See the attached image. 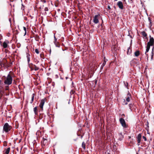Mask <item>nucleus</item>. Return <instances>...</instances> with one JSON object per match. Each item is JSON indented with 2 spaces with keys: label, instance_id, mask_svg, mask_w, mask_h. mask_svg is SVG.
I'll use <instances>...</instances> for the list:
<instances>
[{
  "label": "nucleus",
  "instance_id": "f257e3e1",
  "mask_svg": "<svg viewBox=\"0 0 154 154\" xmlns=\"http://www.w3.org/2000/svg\"><path fill=\"white\" fill-rule=\"evenodd\" d=\"M154 46V39L153 37L150 36L149 41L147 43L145 53V54L147 56L148 54H146L150 49V46Z\"/></svg>",
  "mask_w": 154,
  "mask_h": 154
},
{
  "label": "nucleus",
  "instance_id": "f03ea898",
  "mask_svg": "<svg viewBox=\"0 0 154 154\" xmlns=\"http://www.w3.org/2000/svg\"><path fill=\"white\" fill-rule=\"evenodd\" d=\"M12 80L13 79L11 75L9 74L8 75L4 83L6 85H10L12 83Z\"/></svg>",
  "mask_w": 154,
  "mask_h": 154
},
{
  "label": "nucleus",
  "instance_id": "7ed1b4c3",
  "mask_svg": "<svg viewBox=\"0 0 154 154\" xmlns=\"http://www.w3.org/2000/svg\"><path fill=\"white\" fill-rule=\"evenodd\" d=\"M11 128L8 123H6L4 126L3 129L5 132H7L11 129Z\"/></svg>",
  "mask_w": 154,
  "mask_h": 154
},
{
  "label": "nucleus",
  "instance_id": "20e7f679",
  "mask_svg": "<svg viewBox=\"0 0 154 154\" xmlns=\"http://www.w3.org/2000/svg\"><path fill=\"white\" fill-rule=\"evenodd\" d=\"M100 17V15L99 14L95 15L93 20V22L95 24L99 22V19Z\"/></svg>",
  "mask_w": 154,
  "mask_h": 154
},
{
  "label": "nucleus",
  "instance_id": "39448f33",
  "mask_svg": "<svg viewBox=\"0 0 154 154\" xmlns=\"http://www.w3.org/2000/svg\"><path fill=\"white\" fill-rule=\"evenodd\" d=\"M9 43V41L8 40H5L2 45L4 48H6L8 47V45Z\"/></svg>",
  "mask_w": 154,
  "mask_h": 154
},
{
  "label": "nucleus",
  "instance_id": "423d86ee",
  "mask_svg": "<svg viewBox=\"0 0 154 154\" xmlns=\"http://www.w3.org/2000/svg\"><path fill=\"white\" fill-rule=\"evenodd\" d=\"M120 122L122 126L124 128H126V127L125 121L124 119L121 118L120 119Z\"/></svg>",
  "mask_w": 154,
  "mask_h": 154
},
{
  "label": "nucleus",
  "instance_id": "0eeeda50",
  "mask_svg": "<svg viewBox=\"0 0 154 154\" xmlns=\"http://www.w3.org/2000/svg\"><path fill=\"white\" fill-rule=\"evenodd\" d=\"M137 139L138 142L137 145L138 146L140 145V143L141 142V134H139L137 135Z\"/></svg>",
  "mask_w": 154,
  "mask_h": 154
},
{
  "label": "nucleus",
  "instance_id": "6e6552de",
  "mask_svg": "<svg viewBox=\"0 0 154 154\" xmlns=\"http://www.w3.org/2000/svg\"><path fill=\"white\" fill-rule=\"evenodd\" d=\"M45 103V99H43L41 100L39 106L40 108L42 109H43V106L44 104Z\"/></svg>",
  "mask_w": 154,
  "mask_h": 154
},
{
  "label": "nucleus",
  "instance_id": "1a4fd4ad",
  "mask_svg": "<svg viewBox=\"0 0 154 154\" xmlns=\"http://www.w3.org/2000/svg\"><path fill=\"white\" fill-rule=\"evenodd\" d=\"M54 43L55 45L57 47H59V44L58 42H57V39L56 37L55 36V34H54Z\"/></svg>",
  "mask_w": 154,
  "mask_h": 154
},
{
  "label": "nucleus",
  "instance_id": "9d476101",
  "mask_svg": "<svg viewBox=\"0 0 154 154\" xmlns=\"http://www.w3.org/2000/svg\"><path fill=\"white\" fill-rule=\"evenodd\" d=\"M117 5L120 9H123V3L121 1L117 3Z\"/></svg>",
  "mask_w": 154,
  "mask_h": 154
},
{
  "label": "nucleus",
  "instance_id": "9b49d317",
  "mask_svg": "<svg viewBox=\"0 0 154 154\" xmlns=\"http://www.w3.org/2000/svg\"><path fill=\"white\" fill-rule=\"evenodd\" d=\"M47 140L46 139H44L43 142H42V144L44 146H45L47 144Z\"/></svg>",
  "mask_w": 154,
  "mask_h": 154
},
{
  "label": "nucleus",
  "instance_id": "f8f14e48",
  "mask_svg": "<svg viewBox=\"0 0 154 154\" xmlns=\"http://www.w3.org/2000/svg\"><path fill=\"white\" fill-rule=\"evenodd\" d=\"M33 111L35 114V115H37L38 114V110L37 107H35L34 108Z\"/></svg>",
  "mask_w": 154,
  "mask_h": 154
},
{
  "label": "nucleus",
  "instance_id": "ddd939ff",
  "mask_svg": "<svg viewBox=\"0 0 154 154\" xmlns=\"http://www.w3.org/2000/svg\"><path fill=\"white\" fill-rule=\"evenodd\" d=\"M33 69L36 71L38 69V67L36 66L35 65H34L32 66Z\"/></svg>",
  "mask_w": 154,
  "mask_h": 154
},
{
  "label": "nucleus",
  "instance_id": "4468645a",
  "mask_svg": "<svg viewBox=\"0 0 154 154\" xmlns=\"http://www.w3.org/2000/svg\"><path fill=\"white\" fill-rule=\"evenodd\" d=\"M130 95L129 94H128V96L126 97V100L127 102H129L130 101Z\"/></svg>",
  "mask_w": 154,
  "mask_h": 154
},
{
  "label": "nucleus",
  "instance_id": "2eb2a0df",
  "mask_svg": "<svg viewBox=\"0 0 154 154\" xmlns=\"http://www.w3.org/2000/svg\"><path fill=\"white\" fill-rule=\"evenodd\" d=\"M134 54L136 56V57L138 56L140 54L139 51H136L134 53Z\"/></svg>",
  "mask_w": 154,
  "mask_h": 154
},
{
  "label": "nucleus",
  "instance_id": "dca6fc26",
  "mask_svg": "<svg viewBox=\"0 0 154 154\" xmlns=\"http://www.w3.org/2000/svg\"><path fill=\"white\" fill-rule=\"evenodd\" d=\"M10 150V148L9 147L6 150L5 152V153L6 154H8L9 152V151Z\"/></svg>",
  "mask_w": 154,
  "mask_h": 154
},
{
  "label": "nucleus",
  "instance_id": "f3484780",
  "mask_svg": "<svg viewBox=\"0 0 154 154\" xmlns=\"http://www.w3.org/2000/svg\"><path fill=\"white\" fill-rule=\"evenodd\" d=\"M34 96H35V94H33L32 96V99H31V102H30L31 103H32V102L33 101Z\"/></svg>",
  "mask_w": 154,
  "mask_h": 154
},
{
  "label": "nucleus",
  "instance_id": "a211bd4d",
  "mask_svg": "<svg viewBox=\"0 0 154 154\" xmlns=\"http://www.w3.org/2000/svg\"><path fill=\"white\" fill-rule=\"evenodd\" d=\"M131 50L130 49V48H129L128 49V51H127V54H130L131 53Z\"/></svg>",
  "mask_w": 154,
  "mask_h": 154
},
{
  "label": "nucleus",
  "instance_id": "6ab92c4d",
  "mask_svg": "<svg viewBox=\"0 0 154 154\" xmlns=\"http://www.w3.org/2000/svg\"><path fill=\"white\" fill-rule=\"evenodd\" d=\"M142 34L143 35V36L145 37H146L147 36V34L146 33L143 31L142 32Z\"/></svg>",
  "mask_w": 154,
  "mask_h": 154
},
{
  "label": "nucleus",
  "instance_id": "aec40b11",
  "mask_svg": "<svg viewBox=\"0 0 154 154\" xmlns=\"http://www.w3.org/2000/svg\"><path fill=\"white\" fill-rule=\"evenodd\" d=\"M153 55H154V53H151V56H150V58H151V60H153Z\"/></svg>",
  "mask_w": 154,
  "mask_h": 154
},
{
  "label": "nucleus",
  "instance_id": "412c9836",
  "mask_svg": "<svg viewBox=\"0 0 154 154\" xmlns=\"http://www.w3.org/2000/svg\"><path fill=\"white\" fill-rule=\"evenodd\" d=\"M30 55L28 54H27V58L28 61L29 62L30 61V58H29Z\"/></svg>",
  "mask_w": 154,
  "mask_h": 154
},
{
  "label": "nucleus",
  "instance_id": "4be33fe9",
  "mask_svg": "<svg viewBox=\"0 0 154 154\" xmlns=\"http://www.w3.org/2000/svg\"><path fill=\"white\" fill-rule=\"evenodd\" d=\"M124 84L125 85V86H126V87H127V88H128V84L127 82H124Z\"/></svg>",
  "mask_w": 154,
  "mask_h": 154
},
{
  "label": "nucleus",
  "instance_id": "5701e85b",
  "mask_svg": "<svg viewBox=\"0 0 154 154\" xmlns=\"http://www.w3.org/2000/svg\"><path fill=\"white\" fill-rule=\"evenodd\" d=\"M82 147L84 148L85 149V145L84 142H83L82 145Z\"/></svg>",
  "mask_w": 154,
  "mask_h": 154
},
{
  "label": "nucleus",
  "instance_id": "b1692460",
  "mask_svg": "<svg viewBox=\"0 0 154 154\" xmlns=\"http://www.w3.org/2000/svg\"><path fill=\"white\" fill-rule=\"evenodd\" d=\"M35 53L37 54H38L39 53V51L37 49H36L35 50Z\"/></svg>",
  "mask_w": 154,
  "mask_h": 154
},
{
  "label": "nucleus",
  "instance_id": "393cba45",
  "mask_svg": "<svg viewBox=\"0 0 154 154\" xmlns=\"http://www.w3.org/2000/svg\"><path fill=\"white\" fill-rule=\"evenodd\" d=\"M23 29L25 32L24 35H25L26 34V28L25 27H23Z\"/></svg>",
  "mask_w": 154,
  "mask_h": 154
},
{
  "label": "nucleus",
  "instance_id": "a878e982",
  "mask_svg": "<svg viewBox=\"0 0 154 154\" xmlns=\"http://www.w3.org/2000/svg\"><path fill=\"white\" fill-rule=\"evenodd\" d=\"M74 92H75V91L74 90H72L70 92V93L71 94H74Z\"/></svg>",
  "mask_w": 154,
  "mask_h": 154
},
{
  "label": "nucleus",
  "instance_id": "bb28decb",
  "mask_svg": "<svg viewBox=\"0 0 154 154\" xmlns=\"http://www.w3.org/2000/svg\"><path fill=\"white\" fill-rule=\"evenodd\" d=\"M143 138L144 139L145 141H146L147 140V139L146 137H145L144 136H143Z\"/></svg>",
  "mask_w": 154,
  "mask_h": 154
},
{
  "label": "nucleus",
  "instance_id": "cd10ccee",
  "mask_svg": "<svg viewBox=\"0 0 154 154\" xmlns=\"http://www.w3.org/2000/svg\"><path fill=\"white\" fill-rule=\"evenodd\" d=\"M48 8L46 7L45 8V11H48Z\"/></svg>",
  "mask_w": 154,
  "mask_h": 154
},
{
  "label": "nucleus",
  "instance_id": "c85d7f7f",
  "mask_svg": "<svg viewBox=\"0 0 154 154\" xmlns=\"http://www.w3.org/2000/svg\"><path fill=\"white\" fill-rule=\"evenodd\" d=\"M151 53H154V47H153L152 48Z\"/></svg>",
  "mask_w": 154,
  "mask_h": 154
},
{
  "label": "nucleus",
  "instance_id": "c756f323",
  "mask_svg": "<svg viewBox=\"0 0 154 154\" xmlns=\"http://www.w3.org/2000/svg\"><path fill=\"white\" fill-rule=\"evenodd\" d=\"M106 61H105V60H104V62L103 63V64L104 65H105V64L106 63Z\"/></svg>",
  "mask_w": 154,
  "mask_h": 154
},
{
  "label": "nucleus",
  "instance_id": "7c9ffc66",
  "mask_svg": "<svg viewBox=\"0 0 154 154\" xmlns=\"http://www.w3.org/2000/svg\"><path fill=\"white\" fill-rule=\"evenodd\" d=\"M128 1L130 3H132V0H128Z\"/></svg>",
  "mask_w": 154,
  "mask_h": 154
},
{
  "label": "nucleus",
  "instance_id": "2f4dec72",
  "mask_svg": "<svg viewBox=\"0 0 154 154\" xmlns=\"http://www.w3.org/2000/svg\"><path fill=\"white\" fill-rule=\"evenodd\" d=\"M108 8L109 9H110V7L109 6H108Z\"/></svg>",
  "mask_w": 154,
  "mask_h": 154
},
{
  "label": "nucleus",
  "instance_id": "473e14b6",
  "mask_svg": "<svg viewBox=\"0 0 154 154\" xmlns=\"http://www.w3.org/2000/svg\"><path fill=\"white\" fill-rule=\"evenodd\" d=\"M124 104H125V105L127 104V103H125Z\"/></svg>",
  "mask_w": 154,
  "mask_h": 154
},
{
  "label": "nucleus",
  "instance_id": "72a5a7b5",
  "mask_svg": "<svg viewBox=\"0 0 154 154\" xmlns=\"http://www.w3.org/2000/svg\"><path fill=\"white\" fill-rule=\"evenodd\" d=\"M149 20V22H150V23H151V20Z\"/></svg>",
  "mask_w": 154,
  "mask_h": 154
},
{
  "label": "nucleus",
  "instance_id": "f704fd0d",
  "mask_svg": "<svg viewBox=\"0 0 154 154\" xmlns=\"http://www.w3.org/2000/svg\"><path fill=\"white\" fill-rule=\"evenodd\" d=\"M44 2H46V1H44Z\"/></svg>",
  "mask_w": 154,
  "mask_h": 154
},
{
  "label": "nucleus",
  "instance_id": "c9c22d12",
  "mask_svg": "<svg viewBox=\"0 0 154 154\" xmlns=\"http://www.w3.org/2000/svg\"><path fill=\"white\" fill-rule=\"evenodd\" d=\"M66 79H67V77H66Z\"/></svg>",
  "mask_w": 154,
  "mask_h": 154
},
{
  "label": "nucleus",
  "instance_id": "e433bc0d",
  "mask_svg": "<svg viewBox=\"0 0 154 154\" xmlns=\"http://www.w3.org/2000/svg\"><path fill=\"white\" fill-rule=\"evenodd\" d=\"M117 0H115V1H117Z\"/></svg>",
  "mask_w": 154,
  "mask_h": 154
},
{
  "label": "nucleus",
  "instance_id": "4c0bfd02",
  "mask_svg": "<svg viewBox=\"0 0 154 154\" xmlns=\"http://www.w3.org/2000/svg\"><path fill=\"white\" fill-rule=\"evenodd\" d=\"M108 154H110L108 153Z\"/></svg>",
  "mask_w": 154,
  "mask_h": 154
}]
</instances>
